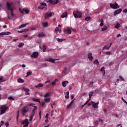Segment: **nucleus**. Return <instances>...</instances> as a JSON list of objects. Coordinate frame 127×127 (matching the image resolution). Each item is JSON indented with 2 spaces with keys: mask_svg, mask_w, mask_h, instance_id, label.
<instances>
[{
  "mask_svg": "<svg viewBox=\"0 0 127 127\" xmlns=\"http://www.w3.org/2000/svg\"><path fill=\"white\" fill-rule=\"evenodd\" d=\"M32 30H36V27L32 28Z\"/></svg>",
  "mask_w": 127,
  "mask_h": 127,
  "instance_id": "obj_63",
  "label": "nucleus"
},
{
  "mask_svg": "<svg viewBox=\"0 0 127 127\" xmlns=\"http://www.w3.org/2000/svg\"><path fill=\"white\" fill-rule=\"evenodd\" d=\"M100 26H103L104 25V19H101V20L100 21Z\"/></svg>",
  "mask_w": 127,
  "mask_h": 127,
  "instance_id": "obj_35",
  "label": "nucleus"
},
{
  "mask_svg": "<svg viewBox=\"0 0 127 127\" xmlns=\"http://www.w3.org/2000/svg\"><path fill=\"white\" fill-rule=\"evenodd\" d=\"M94 94L93 92H91L89 93V99H91V98H92V97H93V94Z\"/></svg>",
  "mask_w": 127,
  "mask_h": 127,
  "instance_id": "obj_43",
  "label": "nucleus"
},
{
  "mask_svg": "<svg viewBox=\"0 0 127 127\" xmlns=\"http://www.w3.org/2000/svg\"><path fill=\"white\" fill-rule=\"evenodd\" d=\"M122 9L121 8H119L118 9H117V10H116L114 12V15H117V14H120V13L121 12H122Z\"/></svg>",
  "mask_w": 127,
  "mask_h": 127,
  "instance_id": "obj_13",
  "label": "nucleus"
},
{
  "mask_svg": "<svg viewBox=\"0 0 127 127\" xmlns=\"http://www.w3.org/2000/svg\"><path fill=\"white\" fill-rule=\"evenodd\" d=\"M112 43H111L110 44H107V45H105L103 47V50L105 49H106L107 50H109V49H110V48H111V46H112Z\"/></svg>",
  "mask_w": 127,
  "mask_h": 127,
  "instance_id": "obj_12",
  "label": "nucleus"
},
{
  "mask_svg": "<svg viewBox=\"0 0 127 127\" xmlns=\"http://www.w3.org/2000/svg\"><path fill=\"white\" fill-rule=\"evenodd\" d=\"M24 46V43H20L18 45V47H19V48H21V47H22V46Z\"/></svg>",
  "mask_w": 127,
  "mask_h": 127,
  "instance_id": "obj_29",
  "label": "nucleus"
},
{
  "mask_svg": "<svg viewBox=\"0 0 127 127\" xmlns=\"http://www.w3.org/2000/svg\"><path fill=\"white\" fill-rule=\"evenodd\" d=\"M120 27H121V24H120V23H117L115 26V28H116L117 29H118V28H120Z\"/></svg>",
  "mask_w": 127,
  "mask_h": 127,
  "instance_id": "obj_30",
  "label": "nucleus"
},
{
  "mask_svg": "<svg viewBox=\"0 0 127 127\" xmlns=\"http://www.w3.org/2000/svg\"><path fill=\"white\" fill-rule=\"evenodd\" d=\"M99 122L103 124V121L102 120V119H99Z\"/></svg>",
  "mask_w": 127,
  "mask_h": 127,
  "instance_id": "obj_64",
  "label": "nucleus"
},
{
  "mask_svg": "<svg viewBox=\"0 0 127 127\" xmlns=\"http://www.w3.org/2000/svg\"><path fill=\"white\" fill-rule=\"evenodd\" d=\"M102 31H105V30H107V27H105L104 28H102Z\"/></svg>",
  "mask_w": 127,
  "mask_h": 127,
  "instance_id": "obj_54",
  "label": "nucleus"
},
{
  "mask_svg": "<svg viewBox=\"0 0 127 127\" xmlns=\"http://www.w3.org/2000/svg\"><path fill=\"white\" fill-rule=\"evenodd\" d=\"M17 82L18 83H24V80L20 78L17 79Z\"/></svg>",
  "mask_w": 127,
  "mask_h": 127,
  "instance_id": "obj_26",
  "label": "nucleus"
},
{
  "mask_svg": "<svg viewBox=\"0 0 127 127\" xmlns=\"http://www.w3.org/2000/svg\"><path fill=\"white\" fill-rule=\"evenodd\" d=\"M45 36V35L44 33H40L38 34L39 37H44Z\"/></svg>",
  "mask_w": 127,
  "mask_h": 127,
  "instance_id": "obj_34",
  "label": "nucleus"
},
{
  "mask_svg": "<svg viewBox=\"0 0 127 127\" xmlns=\"http://www.w3.org/2000/svg\"><path fill=\"white\" fill-rule=\"evenodd\" d=\"M38 8L39 9H41L42 10H43V9H44V7L42 6L41 5H39L38 7Z\"/></svg>",
  "mask_w": 127,
  "mask_h": 127,
  "instance_id": "obj_41",
  "label": "nucleus"
},
{
  "mask_svg": "<svg viewBox=\"0 0 127 127\" xmlns=\"http://www.w3.org/2000/svg\"><path fill=\"white\" fill-rule=\"evenodd\" d=\"M5 126H6V127H8V126H9V124L8 122H7V123L5 124Z\"/></svg>",
  "mask_w": 127,
  "mask_h": 127,
  "instance_id": "obj_61",
  "label": "nucleus"
},
{
  "mask_svg": "<svg viewBox=\"0 0 127 127\" xmlns=\"http://www.w3.org/2000/svg\"><path fill=\"white\" fill-rule=\"evenodd\" d=\"M22 125H24L23 127H28V125L29 122H28V120L26 119L24 121H23L21 123Z\"/></svg>",
  "mask_w": 127,
  "mask_h": 127,
  "instance_id": "obj_7",
  "label": "nucleus"
},
{
  "mask_svg": "<svg viewBox=\"0 0 127 127\" xmlns=\"http://www.w3.org/2000/svg\"><path fill=\"white\" fill-rule=\"evenodd\" d=\"M6 6L8 10L11 11V16H14V14L13 13V9H14V8L12 7V3H10L9 2H7Z\"/></svg>",
  "mask_w": 127,
  "mask_h": 127,
  "instance_id": "obj_1",
  "label": "nucleus"
},
{
  "mask_svg": "<svg viewBox=\"0 0 127 127\" xmlns=\"http://www.w3.org/2000/svg\"><path fill=\"white\" fill-rule=\"evenodd\" d=\"M98 105H99V102H98L97 103L94 102L92 104V107L95 108H99Z\"/></svg>",
  "mask_w": 127,
  "mask_h": 127,
  "instance_id": "obj_20",
  "label": "nucleus"
},
{
  "mask_svg": "<svg viewBox=\"0 0 127 127\" xmlns=\"http://www.w3.org/2000/svg\"><path fill=\"white\" fill-rule=\"evenodd\" d=\"M34 105H35V104L34 103H29V104H28L27 105H26V106H27L28 107H32V106H34Z\"/></svg>",
  "mask_w": 127,
  "mask_h": 127,
  "instance_id": "obj_45",
  "label": "nucleus"
},
{
  "mask_svg": "<svg viewBox=\"0 0 127 127\" xmlns=\"http://www.w3.org/2000/svg\"><path fill=\"white\" fill-rule=\"evenodd\" d=\"M91 19V17L90 16H87L85 18V20L86 21H89V20H90Z\"/></svg>",
  "mask_w": 127,
  "mask_h": 127,
  "instance_id": "obj_39",
  "label": "nucleus"
},
{
  "mask_svg": "<svg viewBox=\"0 0 127 127\" xmlns=\"http://www.w3.org/2000/svg\"><path fill=\"white\" fill-rule=\"evenodd\" d=\"M43 26H44V27H47V26H48V22H46L45 23H43Z\"/></svg>",
  "mask_w": 127,
  "mask_h": 127,
  "instance_id": "obj_31",
  "label": "nucleus"
},
{
  "mask_svg": "<svg viewBox=\"0 0 127 127\" xmlns=\"http://www.w3.org/2000/svg\"><path fill=\"white\" fill-rule=\"evenodd\" d=\"M23 11H25L26 14H28V13H29V10L27 9H23Z\"/></svg>",
  "mask_w": 127,
  "mask_h": 127,
  "instance_id": "obj_42",
  "label": "nucleus"
},
{
  "mask_svg": "<svg viewBox=\"0 0 127 127\" xmlns=\"http://www.w3.org/2000/svg\"><path fill=\"white\" fill-rule=\"evenodd\" d=\"M18 118H19V111H17V117H16L17 122H18Z\"/></svg>",
  "mask_w": 127,
  "mask_h": 127,
  "instance_id": "obj_38",
  "label": "nucleus"
},
{
  "mask_svg": "<svg viewBox=\"0 0 127 127\" xmlns=\"http://www.w3.org/2000/svg\"><path fill=\"white\" fill-rule=\"evenodd\" d=\"M94 104V102L92 101L91 103L88 104V106H91Z\"/></svg>",
  "mask_w": 127,
  "mask_h": 127,
  "instance_id": "obj_60",
  "label": "nucleus"
},
{
  "mask_svg": "<svg viewBox=\"0 0 127 127\" xmlns=\"http://www.w3.org/2000/svg\"><path fill=\"white\" fill-rule=\"evenodd\" d=\"M95 125V126H98V125H99V121H96L94 122Z\"/></svg>",
  "mask_w": 127,
  "mask_h": 127,
  "instance_id": "obj_52",
  "label": "nucleus"
},
{
  "mask_svg": "<svg viewBox=\"0 0 127 127\" xmlns=\"http://www.w3.org/2000/svg\"><path fill=\"white\" fill-rule=\"evenodd\" d=\"M49 117V114L47 113V114L46 115L45 118H46V119H48Z\"/></svg>",
  "mask_w": 127,
  "mask_h": 127,
  "instance_id": "obj_59",
  "label": "nucleus"
},
{
  "mask_svg": "<svg viewBox=\"0 0 127 127\" xmlns=\"http://www.w3.org/2000/svg\"><path fill=\"white\" fill-rule=\"evenodd\" d=\"M122 101L124 102V103H125V104H127V101H126V100H125L124 99V98H122Z\"/></svg>",
  "mask_w": 127,
  "mask_h": 127,
  "instance_id": "obj_57",
  "label": "nucleus"
},
{
  "mask_svg": "<svg viewBox=\"0 0 127 127\" xmlns=\"http://www.w3.org/2000/svg\"><path fill=\"white\" fill-rule=\"evenodd\" d=\"M43 84L42 83H39L35 86L36 88H42Z\"/></svg>",
  "mask_w": 127,
  "mask_h": 127,
  "instance_id": "obj_25",
  "label": "nucleus"
},
{
  "mask_svg": "<svg viewBox=\"0 0 127 127\" xmlns=\"http://www.w3.org/2000/svg\"><path fill=\"white\" fill-rule=\"evenodd\" d=\"M101 71H102V72H104V74L103 75H105V67H102L101 68Z\"/></svg>",
  "mask_w": 127,
  "mask_h": 127,
  "instance_id": "obj_47",
  "label": "nucleus"
},
{
  "mask_svg": "<svg viewBox=\"0 0 127 127\" xmlns=\"http://www.w3.org/2000/svg\"><path fill=\"white\" fill-rule=\"evenodd\" d=\"M33 107H34V108L32 110V112H35V111H36L37 110V106H34Z\"/></svg>",
  "mask_w": 127,
  "mask_h": 127,
  "instance_id": "obj_33",
  "label": "nucleus"
},
{
  "mask_svg": "<svg viewBox=\"0 0 127 127\" xmlns=\"http://www.w3.org/2000/svg\"><path fill=\"white\" fill-rule=\"evenodd\" d=\"M67 15H68V14L67 13V12H65L63 13L62 15L61 16V17H62V18H64L65 17H67Z\"/></svg>",
  "mask_w": 127,
  "mask_h": 127,
  "instance_id": "obj_21",
  "label": "nucleus"
},
{
  "mask_svg": "<svg viewBox=\"0 0 127 127\" xmlns=\"http://www.w3.org/2000/svg\"><path fill=\"white\" fill-rule=\"evenodd\" d=\"M94 64H99V62L98 61V60H96L94 62Z\"/></svg>",
  "mask_w": 127,
  "mask_h": 127,
  "instance_id": "obj_55",
  "label": "nucleus"
},
{
  "mask_svg": "<svg viewBox=\"0 0 127 127\" xmlns=\"http://www.w3.org/2000/svg\"><path fill=\"white\" fill-rule=\"evenodd\" d=\"M0 82H5V80H4L2 77H0Z\"/></svg>",
  "mask_w": 127,
  "mask_h": 127,
  "instance_id": "obj_51",
  "label": "nucleus"
},
{
  "mask_svg": "<svg viewBox=\"0 0 127 127\" xmlns=\"http://www.w3.org/2000/svg\"><path fill=\"white\" fill-rule=\"evenodd\" d=\"M55 31L57 34L58 33V31H59V27L56 28Z\"/></svg>",
  "mask_w": 127,
  "mask_h": 127,
  "instance_id": "obj_48",
  "label": "nucleus"
},
{
  "mask_svg": "<svg viewBox=\"0 0 127 127\" xmlns=\"http://www.w3.org/2000/svg\"><path fill=\"white\" fill-rule=\"evenodd\" d=\"M32 100L34 102H37L38 103H40V99L33 98Z\"/></svg>",
  "mask_w": 127,
  "mask_h": 127,
  "instance_id": "obj_27",
  "label": "nucleus"
},
{
  "mask_svg": "<svg viewBox=\"0 0 127 127\" xmlns=\"http://www.w3.org/2000/svg\"><path fill=\"white\" fill-rule=\"evenodd\" d=\"M73 15L75 18H81L82 17V12L79 11H73Z\"/></svg>",
  "mask_w": 127,
  "mask_h": 127,
  "instance_id": "obj_3",
  "label": "nucleus"
},
{
  "mask_svg": "<svg viewBox=\"0 0 127 127\" xmlns=\"http://www.w3.org/2000/svg\"><path fill=\"white\" fill-rule=\"evenodd\" d=\"M28 24H29V23H26L24 24H22L19 26L18 28L19 29H20L21 28H23V27H25V26H26V25H28Z\"/></svg>",
  "mask_w": 127,
  "mask_h": 127,
  "instance_id": "obj_16",
  "label": "nucleus"
},
{
  "mask_svg": "<svg viewBox=\"0 0 127 127\" xmlns=\"http://www.w3.org/2000/svg\"><path fill=\"white\" fill-rule=\"evenodd\" d=\"M64 31L67 34H71V33H72V30H71V29L69 28H67L66 29H64Z\"/></svg>",
  "mask_w": 127,
  "mask_h": 127,
  "instance_id": "obj_10",
  "label": "nucleus"
},
{
  "mask_svg": "<svg viewBox=\"0 0 127 127\" xmlns=\"http://www.w3.org/2000/svg\"><path fill=\"white\" fill-rule=\"evenodd\" d=\"M9 34H11V33L9 32H1L0 33V35H9Z\"/></svg>",
  "mask_w": 127,
  "mask_h": 127,
  "instance_id": "obj_18",
  "label": "nucleus"
},
{
  "mask_svg": "<svg viewBox=\"0 0 127 127\" xmlns=\"http://www.w3.org/2000/svg\"><path fill=\"white\" fill-rule=\"evenodd\" d=\"M22 90H23V91H24V92H25V95H29L30 94V93H29V91H30V90H29V89H28V88H26V87H23V88H22Z\"/></svg>",
  "mask_w": 127,
  "mask_h": 127,
  "instance_id": "obj_11",
  "label": "nucleus"
},
{
  "mask_svg": "<svg viewBox=\"0 0 127 127\" xmlns=\"http://www.w3.org/2000/svg\"><path fill=\"white\" fill-rule=\"evenodd\" d=\"M32 74V72L31 71H28L27 72V75L26 76V77H28V76H30V75Z\"/></svg>",
  "mask_w": 127,
  "mask_h": 127,
  "instance_id": "obj_36",
  "label": "nucleus"
},
{
  "mask_svg": "<svg viewBox=\"0 0 127 127\" xmlns=\"http://www.w3.org/2000/svg\"><path fill=\"white\" fill-rule=\"evenodd\" d=\"M0 116H1L2 115H3V114H5L6 111L8 110V107L6 106V105H1L0 107Z\"/></svg>",
  "mask_w": 127,
  "mask_h": 127,
  "instance_id": "obj_2",
  "label": "nucleus"
},
{
  "mask_svg": "<svg viewBox=\"0 0 127 127\" xmlns=\"http://www.w3.org/2000/svg\"><path fill=\"white\" fill-rule=\"evenodd\" d=\"M44 105H45V103L44 102H43L42 103L41 105H42V107H44Z\"/></svg>",
  "mask_w": 127,
  "mask_h": 127,
  "instance_id": "obj_62",
  "label": "nucleus"
},
{
  "mask_svg": "<svg viewBox=\"0 0 127 127\" xmlns=\"http://www.w3.org/2000/svg\"><path fill=\"white\" fill-rule=\"evenodd\" d=\"M65 95V98L66 100H68L69 99V91H67L64 93Z\"/></svg>",
  "mask_w": 127,
  "mask_h": 127,
  "instance_id": "obj_23",
  "label": "nucleus"
},
{
  "mask_svg": "<svg viewBox=\"0 0 127 127\" xmlns=\"http://www.w3.org/2000/svg\"><path fill=\"white\" fill-rule=\"evenodd\" d=\"M51 98H45L44 101L46 103H50Z\"/></svg>",
  "mask_w": 127,
  "mask_h": 127,
  "instance_id": "obj_28",
  "label": "nucleus"
},
{
  "mask_svg": "<svg viewBox=\"0 0 127 127\" xmlns=\"http://www.w3.org/2000/svg\"><path fill=\"white\" fill-rule=\"evenodd\" d=\"M74 101H75V99H74V100H73L72 101H71L70 102V103L66 107V109H69V108H70L71 106H72V105L73 104V103H74Z\"/></svg>",
  "mask_w": 127,
  "mask_h": 127,
  "instance_id": "obj_19",
  "label": "nucleus"
},
{
  "mask_svg": "<svg viewBox=\"0 0 127 127\" xmlns=\"http://www.w3.org/2000/svg\"><path fill=\"white\" fill-rule=\"evenodd\" d=\"M29 111V107L28 106H25L21 110V113L23 116H25V114Z\"/></svg>",
  "mask_w": 127,
  "mask_h": 127,
  "instance_id": "obj_4",
  "label": "nucleus"
},
{
  "mask_svg": "<svg viewBox=\"0 0 127 127\" xmlns=\"http://www.w3.org/2000/svg\"><path fill=\"white\" fill-rule=\"evenodd\" d=\"M47 49V48L46 47V46L44 45L43 46V52H45V51Z\"/></svg>",
  "mask_w": 127,
  "mask_h": 127,
  "instance_id": "obj_40",
  "label": "nucleus"
},
{
  "mask_svg": "<svg viewBox=\"0 0 127 127\" xmlns=\"http://www.w3.org/2000/svg\"><path fill=\"white\" fill-rule=\"evenodd\" d=\"M53 115H54V110L53 109V110L51 111V117H53Z\"/></svg>",
  "mask_w": 127,
  "mask_h": 127,
  "instance_id": "obj_53",
  "label": "nucleus"
},
{
  "mask_svg": "<svg viewBox=\"0 0 127 127\" xmlns=\"http://www.w3.org/2000/svg\"><path fill=\"white\" fill-rule=\"evenodd\" d=\"M47 2H50L52 4H57L59 2V0H49Z\"/></svg>",
  "mask_w": 127,
  "mask_h": 127,
  "instance_id": "obj_8",
  "label": "nucleus"
},
{
  "mask_svg": "<svg viewBox=\"0 0 127 127\" xmlns=\"http://www.w3.org/2000/svg\"><path fill=\"white\" fill-rule=\"evenodd\" d=\"M44 16H45V19H47L49 18V17H51V16H52V12H47L45 14Z\"/></svg>",
  "mask_w": 127,
  "mask_h": 127,
  "instance_id": "obj_6",
  "label": "nucleus"
},
{
  "mask_svg": "<svg viewBox=\"0 0 127 127\" xmlns=\"http://www.w3.org/2000/svg\"><path fill=\"white\" fill-rule=\"evenodd\" d=\"M45 61H48V62H51V63H55V60L54 59L50 58L49 59H47Z\"/></svg>",
  "mask_w": 127,
  "mask_h": 127,
  "instance_id": "obj_17",
  "label": "nucleus"
},
{
  "mask_svg": "<svg viewBox=\"0 0 127 127\" xmlns=\"http://www.w3.org/2000/svg\"><path fill=\"white\" fill-rule=\"evenodd\" d=\"M38 55H39L38 52H34L31 55V57H32V58H37L38 57Z\"/></svg>",
  "mask_w": 127,
  "mask_h": 127,
  "instance_id": "obj_9",
  "label": "nucleus"
},
{
  "mask_svg": "<svg viewBox=\"0 0 127 127\" xmlns=\"http://www.w3.org/2000/svg\"><path fill=\"white\" fill-rule=\"evenodd\" d=\"M119 78H120L121 81H125V79H124V78H123V77L120 76Z\"/></svg>",
  "mask_w": 127,
  "mask_h": 127,
  "instance_id": "obj_56",
  "label": "nucleus"
},
{
  "mask_svg": "<svg viewBox=\"0 0 127 127\" xmlns=\"http://www.w3.org/2000/svg\"><path fill=\"white\" fill-rule=\"evenodd\" d=\"M58 27H59V33H61V32H62V31H61V25H59Z\"/></svg>",
  "mask_w": 127,
  "mask_h": 127,
  "instance_id": "obj_50",
  "label": "nucleus"
},
{
  "mask_svg": "<svg viewBox=\"0 0 127 127\" xmlns=\"http://www.w3.org/2000/svg\"><path fill=\"white\" fill-rule=\"evenodd\" d=\"M34 115H35V112L32 111V114L31 116H30V119L29 121H31L32 120H33V117H34Z\"/></svg>",
  "mask_w": 127,
  "mask_h": 127,
  "instance_id": "obj_14",
  "label": "nucleus"
},
{
  "mask_svg": "<svg viewBox=\"0 0 127 127\" xmlns=\"http://www.w3.org/2000/svg\"><path fill=\"white\" fill-rule=\"evenodd\" d=\"M92 55V53H90L88 54V58L90 61H92L93 59V56Z\"/></svg>",
  "mask_w": 127,
  "mask_h": 127,
  "instance_id": "obj_15",
  "label": "nucleus"
},
{
  "mask_svg": "<svg viewBox=\"0 0 127 127\" xmlns=\"http://www.w3.org/2000/svg\"><path fill=\"white\" fill-rule=\"evenodd\" d=\"M50 95V93H47L44 96V98H47L48 97H49Z\"/></svg>",
  "mask_w": 127,
  "mask_h": 127,
  "instance_id": "obj_46",
  "label": "nucleus"
},
{
  "mask_svg": "<svg viewBox=\"0 0 127 127\" xmlns=\"http://www.w3.org/2000/svg\"><path fill=\"white\" fill-rule=\"evenodd\" d=\"M58 79H55V81H53L52 82V85L53 87H54L55 85H56V81H57Z\"/></svg>",
  "mask_w": 127,
  "mask_h": 127,
  "instance_id": "obj_37",
  "label": "nucleus"
},
{
  "mask_svg": "<svg viewBox=\"0 0 127 127\" xmlns=\"http://www.w3.org/2000/svg\"><path fill=\"white\" fill-rule=\"evenodd\" d=\"M41 5H42V6H47V4L45 2H41Z\"/></svg>",
  "mask_w": 127,
  "mask_h": 127,
  "instance_id": "obj_44",
  "label": "nucleus"
},
{
  "mask_svg": "<svg viewBox=\"0 0 127 127\" xmlns=\"http://www.w3.org/2000/svg\"><path fill=\"white\" fill-rule=\"evenodd\" d=\"M8 99V100H10L11 101H14V98H13V97L11 96H9Z\"/></svg>",
  "mask_w": 127,
  "mask_h": 127,
  "instance_id": "obj_49",
  "label": "nucleus"
},
{
  "mask_svg": "<svg viewBox=\"0 0 127 127\" xmlns=\"http://www.w3.org/2000/svg\"><path fill=\"white\" fill-rule=\"evenodd\" d=\"M67 84H69V82H68V81H64L63 82V87H66V86H67Z\"/></svg>",
  "mask_w": 127,
  "mask_h": 127,
  "instance_id": "obj_22",
  "label": "nucleus"
},
{
  "mask_svg": "<svg viewBox=\"0 0 127 127\" xmlns=\"http://www.w3.org/2000/svg\"><path fill=\"white\" fill-rule=\"evenodd\" d=\"M110 6L112 8H113V9H117V8H119L120 6H119V4L116 3H111Z\"/></svg>",
  "mask_w": 127,
  "mask_h": 127,
  "instance_id": "obj_5",
  "label": "nucleus"
},
{
  "mask_svg": "<svg viewBox=\"0 0 127 127\" xmlns=\"http://www.w3.org/2000/svg\"><path fill=\"white\" fill-rule=\"evenodd\" d=\"M66 70H67V67H64V74H67V73H66Z\"/></svg>",
  "mask_w": 127,
  "mask_h": 127,
  "instance_id": "obj_58",
  "label": "nucleus"
},
{
  "mask_svg": "<svg viewBox=\"0 0 127 127\" xmlns=\"http://www.w3.org/2000/svg\"><path fill=\"white\" fill-rule=\"evenodd\" d=\"M64 40H65V39H59V38L57 39V41H58V42H63V41H64Z\"/></svg>",
  "mask_w": 127,
  "mask_h": 127,
  "instance_id": "obj_32",
  "label": "nucleus"
},
{
  "mask_svg": "<svg viewBox=\"0 0 127 127\" xmlns=\"http://www.w3.org/2000/svg\"><path fill=\"white\" fill-rule=\"evenodd\" d=\"M27 31H28V29H24L20 31H18V32L19 33H23V32H26Z\"/></svg>",
  "mask_w": 127,
  "mask_h": 127,
  "instance_id": "obj_24",
  "label": "nucleus"
}]
</instances>
